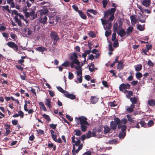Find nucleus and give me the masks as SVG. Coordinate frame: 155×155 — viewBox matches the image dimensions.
<instances>
[{
  "label": "nucleus",
  "mask_w": 155,
  "mask_h": 155,
  "mask_svg": "<svg viewBox=\"0 0 155 155\" xmlns=\"http://www.w3.org/2000/svg\"><path fill=\"white\" fill-rule=\"evenodd\" d=\"M40 17H43V15L46 16L48 13L49 11L47 9H41L39 11Z\"/></svg>",
  "instance_id": "obj_10"
},
{
  "label": "nucleus",
  "mask_w": 155,
  "mask_h": 155,
  "mask_svg": "<svg viewBox=\"0 0 155 155\" xmlns=\"http://www.w3.org/2000/svg\"><path fill=\"white\" fill-rule=\"evenodd\" d=\"M74 131L75 132V135L77 136H80L82 134L81 131L78 129H75Z\"/></svg>",
  "instance_id": "obj_34"
},
{
  "label": "nucleus",
  "mask_w": 155,
  "mask_h": 155,
  "mask_svg": "<svg viewBox=\"0 0 155 155\" xmlns=\"http://www.w3.org/2000/svg\"><path fill=\"white\" fill-rule=\"evenodd\" d=\"M78 118L80 120L81 130L84 132H85L87 128V126L90 125L89 124L87 121V118L83 116H81Z\"/></svg>",
  "instance_id": "obj_1"
},
{
  "label": "nucleus",
  "mask_w": 155,
  "mask_h": 155,
  "mask_svg": "<svg viewBox=\"0 0 155 155\" xmlns=\"http://www.w3.org/2000/svg\"><path fill=\"white\" fill-rule=\"evenodd\" d=\"M5 126L6 127V133L5 134V136H7L11 132L10 130V125L9 124H5Z\"/></svg>",
  "instance_id": "obj_13"
},
{
  "label": "nucleus",
  "mask_w": 155,
  "mask_h": 155,
  "mask_svg": "<svg viewBox=\"0 0 155 155\" xmlns=\"http://www.w3.org/2000/svg\"><path fill=\"white\" fill-rule=\"evenodd\" d=\"M128 120L130 122V123H134L135 121L133 119L132 117L130 115H127L126 116Z\"/></svg>",
  "instance_id": "obj_37"
},
{
  "label": "nucleus",
  "mask_w": 155,
  "mask_h": 155,
  "mask_svg": "<svg viewBox=\"0 0 155 155\" xmlns=\"http://www.w3.org/2000/svg\"><path fill=\"white\" fill-rule=\"evenodd\" d=\"M114 122L117 125H120L121 123V120L120 119L118 118H114Z\"/></svg>",
  "instance_id": "obj_42"
},
{
  "label": "nucleus",
  "mask_w": 155,
  "mask_h": 155,
  "mask_svg": "<svg viewBox=\"0 0 155 155\" xmlns=\"http://www.w3.org/2000/svg\"><path fill=\"white\" fill-rule=\"evenodd\" d=\"M61 65L63 67H68L70 66V62L68 61H66L63 63Z\"/></svg>",
  "instance_id": "obj_39"
},
{
  "label": "nucleus",
  "mask_w": 155,
  "mask_h": 155,
  "mask_svg": "<svg viewBox=\"0 0 155 155\" xmlns=\"http://www.w3.org/2000/svg\"><path fill=\"white\" fill-rule=\"evenodd\" d=\"M78 56L77 54L75 52H74L71 54L69 57L70 59L72 61L71 63V68H73L74 67V64L79 65L80 62L79 60L78 59Z\"/></svg>",
  "instance_id": "obj_2"
},
{
  "label": "nucleus",
  "mask_w": 155,
  "mask_h": 155,
  "mask_svg": "<svg viewBox=\"0 0 155 155\" xmlns=\"http://www.w3.org/2000/svg\"><path fill=\"white\" fill-rule=\"evenodd\" d=\"M30 15L31 17V18L32 20H34L37 17V14L35 13L33 10H32L30 12Z\"/></svg>",
  "instance_id": "obj_14"
},
{
  "label": "nucleus",
  "mask_w": 155,
  "mask_h": 155,
  "mask_svg": "<svg viewBox=\"0 0 155 155\" xmlns=\"http://www.w3.org/2000/svg\"><path fill=\"white\" fill-rule=\"evenodd\" d=\"M120 28V30L119 31L118 30L116 32L118 35H120L121 37H122L126 35V33L125 30L123 28Z\"/></svg>",
  "instance_id": "obj_9"
},
{
  "label": "nucleus",
  "mask_w": 155,
  "mask_h": 155,
  "mask_svg": "<svg viewBox=\"0 0 155 155\" xmlns=\"http://www.w3.org/2000/svg\"><path fill=\"white\" fill-rule=\"evenodd\" d=\"M2 8L3 10H5L8 12H10V11L9 8V6L8 5H6L5 6H2Z\"/></svg>",
  "instance_id": "obj_46"
},
{
  "label": "nucleus",
  "mask_w": 155,
  "mask_h": 155,
  "mask_svg": "<svg viewBox=\"0 0 155 155\" xmlns=\"http://www.w3.org/2000/svg\"><path fill=\"white\" fill-rule=\"evenodd\" d=\"M123 21L121 19L118 20V24L119 25V28H122V25H123Z\"/></svg>",
  "instance_id": "obj_47"
},
{
  "label": "nucleus",
  "mask_w": 155,
  "mask_h": 155,
  "mask_svg": "<svg viewBox=\"0 0 155 155\" xmlns=\"http://www.w3.org/2000/svg\"><path fill=\"white\" fill-rule=\"evenodd\" d=\"M72 7L73 8L76 12H78V11H80L78 10V6L75 5H73L72 6Z\"/></svg>",
  "instance_id": "obj_59"
},
{
  "label": "nucleus",
  "mask_w": 155,
  "mask_h": 155,
  "mask_svg": "<svg viewBox=\"0 0 155 155\" xmlns=\"http://www.w3.org/2000/svg\"><path fill=\"white\" fill-rule=\"evenodd\" d=\"M47 18L46 16H45L43 18V17H40L39 21L40 22L42 23L43 24H45L47 22Z\"/></svg>",
  "instance_id": "obj_17"
},
{
  "label": "nucleus",
  "mask_w": 155,
  "mask_h": 155,
  "mask_svg": "<svg viewBox=\"0 0 155 155\" xmlns=\"http://www.w3.org/2000/svg\"><path fill=\"white\" fill-rule=\"evenodd\" d=\"M126 135V132L121 131L119 133V137L120 138H123Z\"/></svg>",
  "instance_id": "obj_35"
},
{
  "label": "nucleus",
  "mask_w": 155,
  "mask_h": 155,
  "mask_svg": "<svg viewBox=\"0 0 155 155\" xmlns=\"http://www.w3.org/2000/svg\"><path fill=\"white\" fill-rule=\"evenodd\" d=\"M90 100L92 104H95L98 101V98L96 96H93L91 97Z\"/></svg>",
  "instance_id": "obj_21"
},
{
  "label": "nucleus",
  "mask_w": 155,
  "mask_h": 155,
  "mask_svg": "<svg viewBox=\"0 0 155 155\" xmlns=\"http://www.w3.org/2000/svg\"><path fill=\"white\" fill-rule=\"evenodd\" d=\"M130 101L133 104H136L137 101V99L135 97H131Z\"/></svg>",
  "instance_id": "obj_41"
},
{
  "label": "nucleus",
  "mask_w": 155,
  "mask_h": 155,
  "mask_svg": "<svg viewBox=\"0 0 155 155\" xmlns=\"http://www.w3.org/2000/svg\"><path fill=\"white\" fill-rule=\"evenodd\" d=\"M135 16L134 15H132L130 17V20L132 23L133 22L134 24L137 23V19H136Z\"/></svg>",
  "instance_id": "obj_29"
},
{
  "label": "nucleus",
  "mask_w": 155,
  "mask_h": 155,
  "mask_svg": "<svg viewBox=\"0 0 155 155\" xmlns=\"http://www.w3.org/2000/svg\"><path fill=\"white\" fill-rule=\"evenodd\" d=\"M142 74L140 72H138L136 74V78L138 79H140V78L142 77Z\"/></svg>",
  "instance_id": "obj_40"
},
{
  "label": "nucleus",
  "mask_w": 155,
  "mask_h": 155,
  "mask_svg": "<svg viewBox=\"0 0 155 155\" xmlns=\"http://www.w3.org/2000/svg\"><path fill=\"white\" fill-rule=\"evenodd\" d=\"M111 34L110 31H109L108 30L106 31L105 32V35L106 37H109Z\"/></svg>",
  "instance_id": "obj_64"
},
{
  "label": "nucleus",
  "mask_w": 155,
  "mask_h": 155,
  "mask_svg": "<svg viewBox=\"0 0 155 155\" xmlns=\"http://www.w3.org/2000/svg\"><path fill=\"white\" fill-rule=\"evenodd\" d=\"M148 104L150 106L153 107L155 105V100L153 99L149 100L148 101Z\"/></svg>",
  "instance_id": "obj_26"
},
{
  "label": "nucleus",
  "mask_w": 155,
  "mask_h": 155,
  "mask_svg": "<svg viewBox=\"0 0 155 155\" xmlns=\"http://www.w3.org/2000/svg\"><path fill=\"white\" fill-rule=\"evenodd\" d=\"M154 124V122L152 120H150L148 122V125L149 127H150Z\"/></svg>",
  "instance_id": "obj_50"
},
{
  "label": "nucleus",
  "mask_w": 155,
  "mask_h": 155,
  "mask_svg": "<svg viewBox=\"0 0 155 155\" xmlns=\"http://www.w3.org/2000/svg\"><path fill=\"white\" fill-rule=\"evenodd\" d=\"M73 148L72 150V153L73 155H75L76 153H78V152L80 150H79L78 149H77L76 150H75V146L74 144H73Z\"/></svg>",
  "instance_id": "obj_25"
},
{
  "label": "nucleus",
  "mask_w": 155,
  "mask_h": 155,
  "mask_svg": "<svg viewBox=\"0 0 155 155\" xmlns=\"http://www.w3.org/2000/svg\"><path fill=\"white\" fill-rule=\"evenodd\" d=\"M102 3L103 7L105 8L107 3V2L106 0H103Z\"/></svg>",
  "instance_id": "obj_57"
},
{
  "label": "nucleus",
  "mask_w": 155,
  "mask_h": 155,
  "mask_svg": "<svg viewBox=\"0 0 155 155\" xmlns=\"http://www.w3.org/2000/svg\"><path fill=\"white\" fill-rule=\"evenodd\" d=\"M134 68L135 70L137 71H140L142 68V65L141 64H137L134 66Z\"/></svg>",
  "instance_id": "obj_27"
},
{
  "label": "nucleus",
  "mask_w": 155,
  "mask_h": 155,
  "mask_svg": "<svg viewBox=\"0 0 155 155\" xmlns=\"http://www.w3.org/2000/svg\"><path fill=\"white\" fill-rule=\"evenodd\" d=\"M117 124L114 121H112L110 123V127L113 130H115L117 128Z\"/></svg>",
  "instance_id": "obj_19"
},
{
  "label": "nucleus",
  "mask_w": 155,
  "mask_h": 155,
  "mask_svg": "<svg viewBox=\"0 0 155 155\" xmlns=\"http://www.w3.org/2000/svg\"><path fill=\"white\" fill-rule=\"evenodd\" d=\"M104 134H107L110 131V128L109 126L105 125L104 126Z\"/></svg>",
  "instance_id": "obj_28"
},
{
  "label": "nucleus",
  "mask_w": 155,
  "mask_h": 155,
  "mask_svg": "<svg viewBox=\"0 0 155 155\" xmlns=\"http://www.w3.org/2000/svg\"><path fill=\"white\" fill-rule=\"evenodd\" d=\"M57 88L58 90L61 92L62 93H64V94L66 92V91L64 90L62 87H61L58 86L57 87Z\"/></svg>",
  "instance_id": "obj_44"
},
{
  "label": "nucleus",
  "mask_w": 155,
  "mask_h": 155,
  "mask_svg": "<svg viewBox=\"0 0 155 155\" xmlns=\"http://www.w3.org/2000/svg\"><path fill=\"white\" fill-rule=\"evenodd\" d=\"M150 0H143L142 4L144 6L147 7L150 5Z\"/></svg>",
  "instance_id": "obj_24"
},
{
  "label": "nucleus",
  "mask_w": 155,
  "mask_h": 155,
  "mask_svg": "<svg viewBox=\"0 0 155 155\" xmlns=\"http://www.w3.org/2000/svg\"><path fill=\"white\" fill-rule=\"evenodd\" d=\"M119 45L118 43L117 40H116L114 41L113 43V46L114 48L117 47Z\"/></svg>",
  "instance_id": "obj_56"
},
{
  "label": "nucleus",
  "mask_w": 155,
  "mask_h": 155,
  "mask_svg": "<svg viewBox=\"0 0 155 155\" xmlns=\"http://www.w3.org/2000/svg\"><path fill=\"white\" fill-rule=\"evenodd\" d=\"M109 15H111V14H110L109 11L108 10L104 13V18H107Z\"/></svg>",
  "instance_id": "obj_45"
},
{
  "label": "nucleus",
  "mask_w": 155,
  "mask_h": 155,
  "mask_svg": "<svg viewBox=\"0 0 155 155\" xmlns=\"http://www.w3.org/2000/svg\"><path fill=\"white\" fill-rule=\"evenodd\" d=\"M138 82L137 81H134L131 82V84L133 86H135L137 84Z\"/></svg>",
  "instance_id": "obj_63"
},
{
  "label": "nucleus",
  "mask_w": 155,
  "mask_h": 155,
  "mask_svg": "<svg viewBox=\"0 0 155 155\" xmlns=\"http://www.w3.org/2000/svg\"><path fill=\"white\" fill-rule=\"evenodd\" d=\"M57 126V124H51L49 125L50 127L51 128L54 130L55 129Z\"/></svg>",
  "instance_id": "obj_55"
},
{
  "label": "nucleus",
  "mask_w": 155,
  "mask_h": 155,
  "mask_svg": "<svg viewBox=\"0 0 155 155\" xmlns=\"http://www.w3.org/2000/svg\"><path fill=\"white\" fill-rule=\"evenodd\" d=\"M51 99L49 98H46L45 101V104L50 109L51 108Z\"/></svg>",
  "instance_id": "obj_16"
},
{
  "label": "nucleus",
  "mask_w": 155,
  "mask_h": 155,
  "mask_svg": "<svg viewBox=\"0 0 155 155\" xmlns=\"http://www.w3.org/2000/svg\"><path fill=\"white\" fill-rule=\"evenodd\" d=\"M76 139H78V140L75 141L74 145L78 146L81 143V140L79 139H78L77 138H76Z\"/></svg>",
  "instance_id": "obj_58"
},
{
  "label": "nucleus",
  "mask_w": 155,
  "mask_h": 155,
  "mask_svg": "<svg viewBox=\"0 0 155 155\" xmlns=\"http://www.w3.org/2000/svg\"><path fill=\"white\" fill-rule=\"evenodd\" d=\"M102 24L104 25V28L105 30H109L111 27L112 23L111 21H107V20L101 18V19Z\"/></svg>",
  "instance_id": "obj_3"
},
{
  "label": "nucleus",
  "mask_w": 155,
  "mask_h": 155,
  "mask_svg": "<svg viewBox=\"0 0 155 155\" xmlns=\"http://www.w3.org/2000/svg\"><path fill=\"white\" fill-rule=\"evenodd\" d=\"M35 2V0H27L26 3L27 6L29 8L32 4H33Z\"/></svg>",
  "instance_id": "obj_23"
},
{
  "label": "nucleus",
  "mask_w": 155,
  "mask_h": 155,
  "mask_svg": "<svg viewBox=\"0 0 155 155\" xmlns=\"http://www.w3.org/2000/svg\"><path fill=\"white\" fill-rule=\"evenodd\" d=\"M97 132V130L96 129H94L92 131V133H91L92 135V136L94 137H97V135H96V133Z\"/></svg>",
  "instance_id": "obj_48"
},
{
  "label": "nucleus",
  "mask_w": 155,
  "mask_h": 155,
  "mask_svg": "<svg viewBox=\"0 0 155 155\" xmlns=\"http://www.w3.org/2000/svg\"><path fill=\"white\" fill-rule=\"evenodd\" d=\"M13 12L14 14L17 15V16H15L14 17V19L15 20V22L18 23V25L19 26H21V20L18 19V16L19 14H18V12L16 10H14L13 11Z\"/></svg>",
  "instance_id": "obj_5"
},
{
  "label": "nucleus",
  "mask_w": 155,
  "mask_h": 155,
  "mask_svg": "<svg viewBox=\"0 0 155 155\" xmlns=\"http://www.w3.org/2000/svg\"><path fill=\"white\" fill-rule=\"evenodd\" d=\"M36 50L38 51L41 52L42 53H43L44 51H46L47 48L43 47H38L36 48Z\"/></svg>",
  "instance_id": "obj_18"
},
{
  "label": "nucleus",
  "mask_w": 155,
  "mask_h": 155,
  "mask_svg": "<svg viewBox=\"0 0 155 155\" xmlns=\"http://www.w3.org/2000/svg\"><path fill=\"white\" fill-rule=\"evenodd\" d=\"M8 46L10 48H12L16 52H18V46L13 42L10 41L7 43Z\"/></svg>",
  "instance_id": "obj_4"
},
{
  "label": "nucleus",
  "mask_w": 155,
  "mask_h": 155,
  "mask_svg": "<svg viewBox=\"0 0 155 155\" xmlns=\"http://www.w3.org/2000/svg\"><path fill=\"white\" fill-rule=\"evenodd\" d=\"M139 122H137L136 124H135V123H133V124L132 125V127H136L137 128H140V126L139 125Z\"/></svg>",
  "instance_id": "obj_52"
},
{
  "label": "nucleus",
  "mask_w": 155,
  "mask_h": 155,
  "mask_svg": "<svg viewBox=\"0 0 155 155\" xmlns=\"http://www.w3.org/2000/svg\"><path fill=\"white\" fill-rule=\"evenodd\" d=\"M134 28L132 26H129L126 30V34H127V36H128L131 33L133 29Z\"/></svg>",
  "instance_id": "obj_15"
},
{
  "label": "nucleus",
  "mask_w": 155,
  "mask_h": 155,
  "mask_svg": "<svg viewBox=\"0 0 155 155\" xmlns=\"http://www.w3.org/2000/svg\"><path fill=\"white\" fill-rule=\"evenodd\" d=\"M137 28L140 31L143 30L144 28L142 26L140 25H138L137 27Z\"/></svg>",
  "instance_id": "obj_53"
},
{
  "label": "nucleus",
  "mask_w": 155,
  "mask_h": 155,
  "mask_svg": "<svg viewBox=\"0 0 155 155\" xmlns=\"http://www.w3.org/2000/svg\"><path fill=\"white\" fill-rule=\"evenodd\" d=\"M87 12L93 14L94 15H96L97 13V12L96 10H94L93 9H87Z\"/></svg>",
  "instance_id": "obj_38"
},
{
  "label": "nucleus",
  "mask_w": 155,
  "mask_h": 155,
  "mask_svg": "<svg viewBox=\"0 0 155 155\" xmlns=\"http://www.w3.org/2000/svg\"><path fill=\"white\" fill-rule=\"evenodd\" d=\"M130 88V85L128 83L125 84L124 83L121 84L119 86L120 90L123 91L126 89H129Z\"/></svg>",
  "instance_id": "obj_8"
},
{
  "label": "nucleus",
  "mask_w": 155,
  "mask_h": 155,
  "mask_svg": "<svg viewBox=\"0 0 155 155\" xmlns=\"http://www.w3.org/2000/svg\"><path fill=\"white\" fill-rule=\"evenodd\" d=\"M43 117L47 121H51V119L49 115L45 114H44L42 115Z\"/></svg>",
  "instance_id": "obj_43"
},
{
  "label": "nucleus",
  "mask_w": 155,
  "mask_h": 155,
  "mask_svg": "<svg viewBox=\"0 0 155 155\" xmlns=\"http://www.w3.org/2000/svg\"><path fill=\"white\" fill-rule=\"evenodd\" d=\"M78 13L80 17L83 19H86L87 18V16L86 15L84 14V12L81 10L79 11Z\"/></svg>",
  "instance_id": "obj_20"
},
{
  "label": "nucleus",
  "mask_w": 155,
  "mask_h": 155,
  "mask_svg": "<svg viewBox=\"0 0 155 155\" xmlns=\"http://www.w3.org/2000/svg\"><path fill=\"white\" fill-rule=\"evenodd\" d=\"M117 104L116 101H114L109 103L108 105L110 107H114L117 106Z\"/></svg>",
  "instance_id": "obj_31"
},
{
  "label": "nucleus",
  "mask_w": 155,
  "mask_h": 155,
  "mask_svg": "<svg viewBox=\"0 0 155 155\" xmlns=\"http://www.w3.org/2000/svg\"><path fill=\"white\" fill-rule=\"evenodd\" d=\"M147 64L150 66L152 67L153 66V63L150 59L148 60Z\"/></svg>",
  "instance_id": "obj_60"
},
{
  "label": "nucleus",
  "mask_w": 155,
  "mask_h": 155,
  "mask_svg": "<svg viewBox=\"0 0 155 155\" xmlns=\"http://www.w3.org/2000/svg\"><path fill=\"white\" fill-rule=\"evenodd\" d=\"M119 26L117 22L115 23L113 25V30L114 32H116L117 30H119Z\"/></svg>",
  "instance_id": "obj_33"
},
{
  "label": "nucleus",
  "mask_w": 155,
  "mask_h": 155,
  "mask_svg": "<svg viewBox=\"0 0 155 155\" xmlns=\"http://www.w3.org/2000/svg\"><path fill=\"white\" fill-rule=\"evenodd\" d=\"M64 95L66 97L71 100L74 99L76 97L73 94H70L67 91L64 94Z\"/></svg>",
  "instance_id": "obj_11"
},
{
  "label": "nucleus",
  "mask_w": 155,
  "mask_h": 155,
  "mask_svg": "<svg viewBox=\"0 0 155 155\" xmlns=\"http://www.w3.org/2000/svg\"><path fill=\"white\" fill-rule=\"evenodd\" d=\"M50 132L51 134L52 138L54 141L56 142L57 141V139L56 133L52 130H51Z\"/></svg>",
  "instance_id": "obj_12"
},
{
  "label": "nucleus",
  "mask_w": 155,
  "mask_h": 155,
  "mask_svg": "<svg viewBox=\"0 0 155 155\" xmlns=\"http://www.w3.org/2000/svg\"><path fill=\"white\" fill-rule=\"evenodd\" d=\"M74 77V75L73 74L70 72H68V78L70 80H71L73 79Z\"/></svg>",
  "instance_id": "obj_49"
},
{
  "label": "nucleus",
  "mask_w": 155,
  "mask_h": 155,
  "mask_svg": "<svg viewBox=\"0 0 155 155\" xmlns=\"http://www.w3.org/2000/svg\"><path fill=\"white\" fill-rule=\"evenodd\" d=\"M39 104L40 105V108L41 109H43L44 111H46L47 110L43 102H40L39 103Z\"/></svg>",
  "instance_id": "obj_32"
},
{
  "label": "nucleus",
  "mask_w": 155,
  "mask_h": 155,
  "mask_svg": "<svg viewBox=\"0 0 155 155\" xmlns=\"http://www.w3.org/2000/svg\"><path fill=\"white\" fill-rule=\"evenodd\" d=\"M91 132L90 130L88 131L87 133V138H89L92 137Z\"/></svg>",
  "instance_id": "obj_54"
},
{
  "label": "nucleus",
  "mask_w": 155,
  "mask_h": 155,
  "mask_svg": "<svg viewBox=\"0 0 155 155\" xmlns=\"http://www.w3.org/2000/svg\"><path fill=\"white\" fill-rule=\"evenodd\" d=\"M110 14H111V15L107 20V21H113L114 19V13L116 11V8H112L110 10L108 9Z\"/></svg>",
  "instance_id": "obj_6"
},
{
  "label": "nucleus",
  "mask_w": 155,
  "mask_h": 155,
  "mask_svg": "<svg viewBox=\"0 0 155 155\" xmlns=\"http://www.w3.org/2000/svg\"><path fill=\"white\" fill-rule=\"evenodd\" d=\"M7 3L8 4H11V7L12 8H14L15 6V4L14 2V0H7Z\"/></svg>",
  "instance_id": "obj_30"
},
{
  "label": "nucleus",
  "mask_w": 155,
  "mask_h": 155,
  "mask_svg": "<svg viewBox=\"0 0 155 155\" xmlns=\"http://www.w3.org/2000/svg\"><path fill=\"white\" fill-rule=\"evenodd\" d=\"M94 65L93 63H91L90 66L89 67V70L91 72L94 71Z\"/></svg>",
  "instance_id": "obj_36"
},
{
  "label": "nucleus",
  "mask_w": 155,
  "mask_h": 155,
  "mask_svg": "<svg viewBox=\"0 0 155 155\" xmlns=\"http://www.w3.org/2000/svg\"><path fill=\"white\" fill-rule=\"evenodd\" d=\"M127 129V126L125 125H122L121 130L122 131L125 132V131Z\"/></svg>",
  "instance_id": "obj_61"
},
{
  "label": "nucleus",
  "mask_w": 155,
  "mask_h": 155,
  "mask_svg": "<svg viewBox=\"0 0 155 155\" xmlns=\"http://www.w3.org/2000/svg\"><path fill=\"white\" fill-rule=\"evenodd\" d=\"M19 116H20L21 118H23L24 116V113L21 110L19 111L18 112Z\"/></svg>",
  "instance_id": "obj_51"
},
{
  "label": "nucleus",
  "mask_w": 155,
  "mask_h": 155,
  "mask_svg": "<svg viewBox=\"0 0 155 155\" xmlns=\"http://www.w3.org/2000/svg\"><path fill=\"white\" fill-rule=\"evenodd\" d=\"M116 34L115 32L113 33L112 36V41H114L116 39Z\"/></svg>",
  "instance_id": "obj_62"
},
{
  "label": "nucleus",
  "mask_w": 155,
  "mask_h": 155,
  "mask_svg": "<svg viewBox=\"0 0 155 155\" xmlns=\"http://www.w3.org/2000/svg\"><path fill=\"white\" fill-rule=\"evenodd\" d=\"M50 36L51 38L54 40V42H56V41H58L59 39L57 33L54 31L51 32Z\"/></svg>",
  "instance_id": "obj_7"
},
{
  "label": "nucleus",
  "mask_w": 155,
  "mask_h": 155,
  "mask_svg": "<svg viewBox=\"0 0 155 155\" xmlns=\"http://www.w3.org/2000/svg\"><path fill=\"white\" fill-rule=\"evenodd\" d=\"M118 140L116 139H112V140H110L108 142L106 143L107 144H117V143Z\"/></svg>",
  "instance_id": "obj_22"
}]
</instances>
